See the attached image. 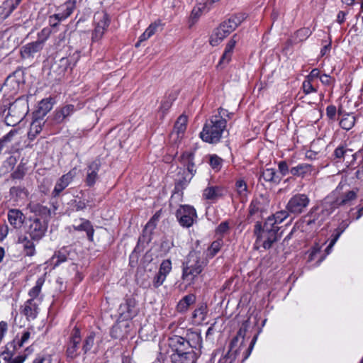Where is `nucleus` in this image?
Masks as SVG:
<instances>
[{
    "mask_svg": "<svg viewBox=\"0 0 363 363\" xmlns=\"http://www.w3.org/2000/svg\"><path fill=\"white\" fill-rule=\"evenodd\" d=\"M171 350V360L173 363H195L199 357V351L202 347L200 333L188 330L185 337L173 335L167 340Z\"/></svg>",
    "mask_w": 363,
    "mask_h": 363,
    "instance_id": "obj_1",
    "label": "nucleus"
},
{
    "mask_svg": "<svg viewBox=\"0 0 363 363\" xmlns=\"http://www.w3.org/2000/svg\"><path fill=\"white\" fill-rule=\"evenodd\" d=\"M207 264L208 260L203 257L201 252L191 251L182 264V280L188 285L193 284Z\"/></svg>",
    "mask_w": 363,
    "mask_h": 363,
    "instance_id": "obj_2",
    "label": "nucleus"
},
{
    "mask_svg": "<svg viewBox=\"0 0 363 363\" xmlns=\"http://www.w3.org/2000/svg\"><path fill=\"white\" fill-rule=\"evenodd\" d=\"M272 220L267 219L263 225L259 221L255 225L254 234L256 236L255 247L256 249L262 247L264 250H269L280 238L278 235L279 227L273 225Z\"/></svg>",
    "mask_w": 363,
    "mask_h": 363,
    "instance_id": "obj_3",
    "label": "nucleus"
},
{
    "mask_svg": "<svg viewBox=\"0 0 363 363\" xmlns=\"http://www.w3.org/2000/svg\"><path fill=\"white\" fill-rule=\"evenodd\" d=\"M227 121L221 116H213L204 124L200 133L201 138L206 143L214 144L220 141L223 134L226 131Z\"/></svg>",
    "mask_w": 363,
    "mask_h": 363,
    "instance_id": "obj_4",
    "label": "nucleus"
},
{
    "mask_svg": "<svg viewBox=\"0 0 363 363\" xmlns=\"http://www.w3.org/2000/svg\"><path fill=\"white\" fill-rule=\"evenodd\" d=\"M245 13H239L231 16L228 21H223L220 25L215 29L211 36L210 43L213 46L218 45L225 38L246 18Z\"/></svg>",
    "mask_w": 363,
    "mask_h": 363,
    "instance_id": "obj_5",
    "label": "nucleus"
},
{
    "mask_svg": "<svg viewBox=\"0 0 363 363\" xmlns=\"http://www.w3.org/2000/svg\"><path fill=\"white\" fill-rule=\"evenodd\" d=\"M28 111L26 104L20 100L15 101L11 104L6 121L8 125H15L19 123L25 117Z\"/></svg>",
    "mask_w": 363,
    "mask_h": 363,
    "instance_id": "obj_6",
    "label": "nucleus"
},
{
    "mask_svg": "<svg viewBox=\"0 0 363 363\" xmlns=\"http://www.w3.org/2000/svg\"><path fill=\"white\" fill-rule=\"evenodd\" d=\"M82 349V338L80 330L74 328L71 333L69 341L67 344L66 356L67 358L73 360L79 356Z\"/></svg>",
    "mask_w": 363,
    "mask_h": 363,
    "instance_id": "obj_7",
    "label": "nucleus"
},
{
    "mask_svg": "<svg viewBox=\"0 0 363 363\" xmlns=\"http://www.w3.org/2000/svg\"><path fill=\"white\" fill-rule=\"evenodd\" d=\"M179 160L181 164L186 168L190 174L189 177L186 176L184 178V181H180L182 185H186L196 173V168L194 163V152L186 151L181 155Z\"/></svg>",
    "mask_w": 363,
    "mask_h": 363,
    "instance_id": "obj_8",
    "label": "nucleus"
},
{
    "mask_svg": "<svg viewBox=\"0 0 363 363\" xmlns=\"http://www.w3.org/2000/svg\"><path fill=\"white\" fill-rule=\"evenodd\" d=\"M176 216L181 225L189 228L192 225L196 213L193 206H179Z\"/></svg>",
    "mask_w": 363,
    "mask_h": 363,
    "instance_id": "obj_9",
    "label": "nucleus"
},
{
    "mask_svg": "<svg viewBox=\"0 0 363 363\" xmlns=\"http://www.w3.org/2000/svg\"><path fill=\"white\" fill-rule=\"evenodd\" d=\"M16 348V342H9L6 350L0 354V363H23L26 359L25 355L14 356L13 350Z\"/></svg>",
    "mask_w": 363,
    "mask_h": 363,
    "instance_id": "obj_10",
    "label": "nucleus"
},
{
    "mask_svg": "<svg viewBox=\"0 0 363 363\" xmlns=\"http://www.w3.org/2000/svg\"><path fill=\"white\" fill-rule=\"evenodd\" d=\"M43 40H36L22 46L21 56L23 59H33L34 55L43 49Z\"/></svg>",
    "mask_w": 363,
    "mask_h": 363,
    "instance_id": "obj_11",
    "label": "nucleus"
},
{
    "mask_svg": "<svg viewBox=\"0 0 363 363\" xmlns=\"http://www.w3.org/2000/svg\"><path fill=\"white\" fill-rule=\"evenodd\" d=\"M77 175V169L75 168L71 169L69 172L63 174L56 182L52 194L58 196L69 184L72 182Z\"/></svg>",
    "mask_w": 363,
    "mask_h": 363,
    "instance_id": "obj_12",
    "label": "nucleus"
},
{
    "mask_svg": "<svg viewBox=\"0 0 363 363\" xmlns=\"http://www.w3.org/2000/svg\"><path fill=\"white\" fill-rule=\"evenodd\" d=\"M101 162L99 160H94L91 162L86 169L85 178L86 185L93 186L99 179V171L100 169Z\"/></svg>",
    "mask_w": 363,
    "mask_h": 363,
    "instance_id": "obj_13",
    "label": "nucleus"
},
{
    "mask_svg": "<svg viewBox=\"0 0 363 363\" xmlns=\"http://www.w3.org/2000/svg\"><path fill=\"white\" fill-rule=\"evenodd\" d=\"M40 300L28 299L22 306V313L26 317L27 320H34L36 318L39 308L38 304Z\"/></svg>",
    "mask_w": 363,
    "mask_h": 363,
    "instance_id": "obj_14",
    "label": "nucleus"
},
{
    "mask_svg": "<svg viewBox=\"0 0 363 363\" xmlns=\"http://www.w3.org/2000/svg\"><path fill=\"white\" fill-rule=\"evenodd\" d=\"M95 20L98 21L96 22L92 38L94 40H98L102 37L106 28H108L109 19L106 13H101L99 14L96 17L95 16Z\"/></svg>",
    "mask_w": 363,
    "mask_h": 363,
    "instance_id": "obj_15",
    "label": "nucleus"
},
{
    "mask_svg": "<svg viewBox=\"0 0 363 363\" xmlns=\"http://www.w3.org/2000/svg\"><path fill=\"white\" fill-rule=\"evenodd\" d=\"M76 111V108L72 104H67L62 108L55 111L53 121L55 123H63L69 116H72Z\"/></svg>",
    "mask_w": 363,
    "mask_h": 363,
    "instance_id": "obj_16",
    "label": "nucleus"
},
{
    "mask_svg": "<svg viewBox=\"0 0 363 363\" xmlns=\"http://www.w3.org/2000/svg\"><path fill=\"white\" fill-rule=\"evenodd\" d=\"M46 227L39 219H35L29 227L28 235L31 240L38 241L44 235Z\"/></svg>",
    "mask_w": 363,
    "mask_h": 363,
    "instance_id": "obj_17",
    "label": "nucleus"
},
{
    "mask_svg": "<svg viewBox=\"0 0 363 363\" xmlns=\"http://www.w3.org/2000/svg\"><path fill=\"white\" fill-rule=\"evenodd\" d=\"M135 306L136 301L134 298H127L125 302L119 306L121 315H123L125 318H132L137 313Z\"/></svg>",
    "mask_w": 363,
    "mask_h": 363,
    "instance_id": "obj_18",
    "label": "nucleus"
},
{
    "mask_svg": "<svg viewBox=\"0 0 363 363\" xmlns=\"http://www.w3.org/2000/svg\"><path fill=\"white\" fill-rule=\"evenodd\" d=\"M236 37L237 35H234L233 38L227 43L218 66L223 67L230 61L233 49L237 42L235 40Z\"/></svg>",
    "mask_w": 363,
    "mask_h": 363,
    "instance_id": "obj_19",
    "label": "nucleus"
},
{
    "mask_svg": "<svg viewBox=\"0 0 363 363\" xmlns=\"http://www.w3.org/2000/svg\"><path fill=\"white\" fill-rule=\"evenodd\" d=\"M236 192L233 196V201L245 203L247 201V186L243 180H239L235 184Z\"/></svg>",
    "mask_w": 363,
    "mask_h": 363,
    "instance_id": "obj_20",
    "label": "nucleus"
},
{
    "mask_svg": "<svg viewBox=\"0 0 363 363\" xmlns=\"http://www.w3.org/2000/svg\"><path fill=\"white\" fill-rule=\"evenodd\" d=\"M245 334V330H243L242 328H240L239 331L238 332L237 335L233 338L230 343V348L229 350L226 354V356H228L230 358L235 359L238 352L239 348H236L237 345L239 342L240 337H241V344L243 343L244 341V336Z\"/></svg>",
    "mask_w": 363,
    "mask_h": 363,
    "instance_id": "obj_21",
    "label": "nucleus"
},
{
    "mask_svg": "<svg viewBox=\"0 0 363 363\" xmlns=\"http://www.w3.org/2000/svg\"><path fill=\"white\" fill-rule=\"evenodd\" d=\"M44 123L43 118H36L33 120L28 133V138L30 141H33L41 133Z\"/></svg>",
    "mask_w": 363,
    "mask_h": 363,
    "instance_id": "obj_22",
    "label": "nucleus"
},
{
    "mask_svg": "<svg viewBox=\"0 0 363 363\" xmlns=\"http://www.w3.org/2000/svg\"><path fill=\"white\" fill-rule=\"evenodd\" d=\"M21 0H6L0 7V15L4 19L8 18L19 5Z\"/></svg>",
    "mask_w": 363,
    "mask_h": 363,
    "instance_id": "obj_23",
    "label": "nucleus"
},
{
    "mask_svg": "<svg viewBox=\"0 0 363 363\" xmlns=\"http://www.w3.org/2000/svg\"><path fill=\"white\" fill-rule=\"evenodd\" d=\"M225 190L218 186H208L203 191V196L206 199L217 200L218 198L223 196Z\"/></svg>",
    "mask_w": 363,
    "mask_h": 363,
    "instance_id": "obj_24",
    "label": "nucleus"
},
{
    "mask_svg": "<svg viewBox=\"0 0 363 363\" xmlns=\"http://www.w3.org/2000/svg\"><path fill=\"white\" fill-rule=\"evenodd\" d=\"M81 223L79 225H73V228L77 231H84L86 233L89 240L92 241L94 238V230L91 223L88 220L81 218Z\"/></svg>",
    "mask_w": 363,
    "mask_h": 363,
    "instance_id": "obj_25",
    "label": "nucleus"
},
{
    "mask_svg": "<svg viewBox=\"0 0 363 363\" xmlns=\"http://www.w3.org/2000/svg\"><path fill=\"white\" fill-rule=\"evenodd\" d=\"M161 21H157L152 23L145 30V32L140 36L138 42L135 44L136 47H138L140 43L143 41L147 40L152 37L159 28H161Z\"/></svg>",
    "mask_w": 363,
    "mask_h": 363,
    "instance_id": "obj_26",
    "label": "nucleus"
},
{
    "mask_svg": "<svg viewBox=\"0 0 363 363\" xmlns=\"http://www.w3.org/2000/svg\"><path fill=\"white\" fill-rule=\"evenodd\" d=\"M263 179L265 182H272L274 184H279L281 177H279L274 169L272 168H267L263 170L262 174L259 177V179Z\"/></svg>",
    "mask_w": 363,
    "mask_h": 363,
    "instance_id": "obj_27",
    "label": "nucleus"
},
{
    "mask_svg": "<svg viewBox=\"0 0 363 363\" xmlns=\"http://www.w3.org/2000/svg\"><path fill=\"white\" fill-rule=\"evenodd\" d=\"M45 274L39 277L34 286H33L28 291V294L30 296L29 299L39 300L38 296L42 290V287L45 281Z\"/></svg>",
    "mask_w": 363,
    "mask_h": 363,
    "instance_id": "obj_28",
    "label": "nucleus"
},
{
    "mask_svg": "<svg viewBox=\"0 0 363 363\" xmlns=\"http://www.w3.org/2000/svg\"><path fill=\"white\" fill-rule=\"evenodd\" d=\"M33 241V240H31L30 237L28 236L20 239V242L23 247V252L27 256L31 257L35 254V247Z\"/></svg>",
    "mask_w": 363,
    "mask_h": 363,
    "instance_id": "obj_29",
    "label": "nucleus"
},
{
    "mask_svg": "<svg viewBox=\"0 0 363 363\" xmlns=\"http://www.w3.org/2000/svg\"><path fill=\"white\" fill-rule=\"evenodd\" d=\"M208 309L206 305L202 303L193 313L192 318L197 324L202 323L206 318Z\"/></svg>",
    "mask_w": 363,
    "mask_h": 363,
    "instance_id": "obj_30",
    "label": "nucleus"
},
{
    "mask_svg": "<svg viewBox=\"0 0 363 363\" xmlns=\"http://www.w3.org/2000/svg\"><path fill=\"white\" fill-rule=\"evenodd\" d=\"M312 166L309 164L301 163L290 169L291 174L294 176L303 177L306 174L311 173Z\"/></svg>",
    "mask_w": 363,
    "mask_h": 363,
    "instance_id": "obj_31",
    "label": "nucleus"
},
{
    "mask_svg": "<svg viewBox=\"0 0 363 363\" xmlns=\"http://www.w3.org/2000/svg\"><path fill=\"white\" fill-rule=\"evenodd\" d=\"M8 219L14 227L20 226L23 222V215L20 211L12 209L9 212Z\"/></svg>",
    "mask_w": 363,
    "mask_h": 363,
    "instance_id": "obj_32",
    "label": "nucleus"
},
{
    "mask_svg": "<svg viewBox=\"0 0 363 363\" xmlns=\"http://www.w3.org/2000/svg\"><path fill=\"white\" fill-rule=\"evenodd\" d=\"M53 106L52 99L46 98L40 101L38 106L37 113L44 117L52 108Z\"/></svg>",
    "mask_w": 363,
    "mask_h": 363,
    "instance_id": "obj_33",
    "label": "nucleus"
},
{
    "mask_svg": "<svg viewBox=\"0 0 363 363\" xmlns=\"http://www.w3.org/2000/svg\"><path fill=\"white\" fill-rule=\"evenodd\" d=\"M10 195L13 202H19L27 196V193L25 189L14 186L11 188Z\"/></svg>",
    "mask_w": 363,
    "mask_h": 363,
    "instance_id": "obj_34",
    "label": "nucleus"
},
{
    "mask_svg": "<svg viewBox=\"0 0 363 363\" xmlns=\"http://www.w3.org/2000/svg\"><path fill=\"white\" fill-rule=\"evenodd\" d=\"M67 250L63 248L56 252L52 257V261L55 267L60 265L61 263L66 262L67 259Z\"/></svg>",
    "mask_w": 363,
    "mask_h": 363,
    "instance_id": "obj_35",
    "label": "nucleus"
},
{
    "mask_svg": "<svg viewBox=\"0 0 363 363\" xmlns=\"http://www.w3.org/2000/svg\"><path fill=\"white\" fill-rule=\"evenodd\" d=\"M355 123V117L352 114L345 115L340 121V125L342 128L349 130Z\"/></svg>",
    "mask_w": 363,
    "mask_h": 363,
    "instance_id": "obj_36",
    "label": "nucleus"
},
{
    "mask_svg": "<svg viewBox=\"0 0 363 363\" xmlns=\"http://www.w3.org/2000/svg\"><path fill=\"white\" fill-rule=\"evenodd\" d=\"M187 118L184 116H180L174 125V130L178 135L184 133L186 128Z\"/></svg>",
    "mask_w": 363,
    "mask_h": 363,
    "instance_id": "obj_37",
    "label": "nucleus"
},
{
    "mask_svg": "<svg viewBox=\"0 0 363 363\" xmlns=\"http://www.w3.org/2000/svg\"><path fill=\"white\" fill-rule=\"evenodd\" d=\"M94 334L90 333L88 336L84 339L82 345V350L84 354H86L93 347L94 345Z\"/></svg>",
    "mask_w": 363,
    "mask_h": 363,
    "instance_id": "obj_38",
    "label": "nucleus"
},
{
    "mask_svg": "<svg viewBox=\"0 0 363 363\" xmlns=\"http://www.w3.org/2000/svg\"><path fill=\"white\" fill-rule=\"evenodd\" d=\"M73 11L74 10L72 9V7H69V6H67L66 15H65L60 11L59 13H55V14L50 16L49 18V21L52 22V20L57 21L58 22L62 21L65 20L66 18H67L69 16H70V15L72 13Z\"/></svg>",
    "mask_w": 363,
    "mask_h": 363,
    "instance_id": "obj_39",
    "label": "nucleus"
},
{
    "mask_svg": "<svg viewBox=\"0 0 363 363\" xmlns=\"http://www.w3.org/2000/svg\"><path fill=\"white\" fill-rule=\"evenodd\" d=\"M73 11L74 10L72 9V7H69V6H67L66 15H65L60 11L59 13H55V14L50 16L49 18V21L52 22V20L57 21L58 22L62 21L65 20L66 18H67L69 16H70V15L72 13Z\"/></svg>",
    "mask_w": 363,
    "mask_h": 363,
    "instance_id": "obj_40",
    "label": "nucleus"
},
{
    "mask_svg": "<svg viewBox=\"0 0 363 363\" xmlns=\"http://www.w3.org/2000/svg\"><path fill=\"white\" fill-rule=\"evenodd\" d=\"M73 11L74 10L72 9V7H69V6H67L66 15H65L60 11L59 13H55V14L50 16L49 18V21L52 22V20L57 21L58 22L62 21L65 20L66 18H67L69 16H70V15L72 13Z\"/></svg>",
    "mask_w": 363,
    "mask_h": 363,
    "instance_id": "obj_41",
    "label": "nucleus"
},
{
    "mask_svg": "<svg viewBox=\"0 0 363 363\" xmlns=\"http://www.w3.org/2000/svg\"><path fill=\"white\" fill-rule=\"evenodd\" d=\"M288 213L286 211H280L277 213L272 215L267 218V219L272 220L273 225H278L288 217Z\"/></svg>",
    "mask_w": 363,
    "mask_h": 363,
    "instance_id": "obj_42",
    "label": "nucleus"
},
{
    "mask_svg": "<svg viewBox=\"0 0 363 363\" xmlns=\"http://www.w3.org/2000/svg\"><path fill=\"white\" fill-rule=\"evenodd\" d=\"M222 245L223 240L221 239L213 241L208 248V255H210L211 257H214L220 251Z\"/></svg>",
    "mask_w": 363,
    "mask_h": 363,
    "instance_id": "obj_43",
    "label": "nucleus"
},
{
    "mask_svg": "<svg viewBox=\"0 0 363 363\" xmlns=\"http://www.w3.org/2000/svg\"><path fill=\"white\" fill-rule=\"evenodd\" d=\"M172 269V262L170 259H167L162 262L158 272L167 278V276L170 273Z\"/></svg>",
    "mask_w": 363,
    "mask_h": 363,
    "instance_id": "obj_44",
    "label": "nucleus"
},
{
    "mask_svg": "<svg viewBox=\"0 0 363 363\" xmlns=\"http://www.w3.org/2000/svg\"><path fill=\"white\" fill-rule=\"evenodd\" d=\"M309 201L306 194H297L289 200L288 204H308Z\"/></svg>",
    "mask_w": 363,
    "mask_h": 363,
    "instance_id": "obj_45",
    "label": "nucleus"
},
{
    "mask_svg": "<svg viewBox=\"0 0 363 363\" xmlns=\"http://www.w3.org/2000/svg\"><path fill=\"white\" fill-rule=\"evenodd\" d=\"M57 66L60 69V73H62L67 70L68 68H70L71 62L68 57H62L55 65Z\"/></svg>",
    "mask_w": 363,
    "mask_h": 363,
    "instance_id": "obj_46",
    "label": "nucleus"
},
{
    "mask_svg": "<svg viewBox=\"0 0 363 363\" xmlns=\"http://www.w3.org/2000/svg\"><path fill=\"white\" fill-rule=\"evenodd\" d=\"M175 94H169L167 99L162 101L160 106V110L164 113L168 111L172 106V102L175 100Z\"/></svg>",
    "mask_w": 363,
    "mask_h": 363,
    "instance_id": "obj_47",
    "label": "nucleus"
},
{
    "mask_svg": "<svg viewBox=\"0 0 363 363\" xmlns=\"http://www.w3.org/2000/svg\"><path fill=\"white\" fill-rule=\"evenodd\" d=\"M303 91L306 94L316 92L317 89L313 86V82L305 79L302 84Z\"/></svg>",
    "mask_w": 363,
    "mask_h": 363,
    "instance_id": "obj_48",
    "label": "nucleus"
},
{
    "mask_svg": "<svg viewBox=\"0 0 363 363\" xmlns=\"http://www.w3.org/2000/svg\"><path fill=\"white\" fill-rule=\"evenodd\" d=\"M161 215V211H159L155 213V215L152 217V218L149 220V222L145 225V230L150 229V230H153L156 225L157 222L159 220Z\"/></svg>",
    "mask_w": 363,
    "mask_h": 363,
    "instance_id": "obj_49",
    "label": "nucleus"
},
{
    "mask_svg": "<svg viewBox=\"0 0 363 363\" xmlns=\"http://www.w3.org/2000/svg\"><path fill=\"white\" fill-rule=\"evenodd\" d=\"M52 357L49 354H38L33 363H51Z\"/></svg>",
    "mask_w": 363,
    "mask_h": 363,
    "instance_id": "obj_50",
    "label": "nucleus"
},
{
    "mask_svg": "<svg viewBox=\"0 0 363 363\" xmlns=\"http://www.w3.org/2000/svg\"><path fill=\"white\" fill-rule=\"evenodd\" d=\"M166 277L160 274L159 272L155 275L152 279V285L155 289H157L163 284Z\"/></svg>",
    "mask_w": 363,
    "mask_h": 363,
    "instance_id": "obj_51",
    "label": "nucleus"
},
{
    "mask_svg": "<svg viewBox=\"0 0 363 363\" xmlns=\"http://www.w3.org/2000/svg\"><path fill=\"white\" fill-rule=\"evenodd\" d=\"M223 160L216 155H211L210 165L213 169H219L221 167Z\"/></svg>",
    "mask_w": 363,
    "mask_h": 363,
    "instance_id": "obj_52",
    "label": "nucleus"
},
{
    "mask_svg": "<svg viewBox=\"0 0 363 363\" xmlns=\"http://www.w3.org/2000/svg\"><path fill=\"white\" fill-rule=\"evenodd\" d=\"M229 223L228 221L222 222L216 228V233L220 236H223L229 231Z\"/></svg>",
    "mask_w": 363,
    "mask_h": 363,
    "instance_id": "obj_53",
    "label": "nucleus"
},
{
    "mask_svg": "<svg viewBox=\"0 0 363 363\" xmlns=\"http://www.w3.org/2000/svg\"><path fill=\"white\" fill-rule=\"evenodd\" d=\"M111 336L114 339H120L123 335L122 333L121 326L118 324L114 325L110 332Z\"/></svg>",
    "mask_w": 363,
    "mask_h": 363,
    "instance_id": "obj_54",
    "label": "nucleus"
},
{
    "mask_svg": "<svg viewBox=\"0 0 363 363\" xmlns=\"http://www.w3.org/2000/svg\"><path fill=\"white\" fill-rule=\"evenodd\" d=\"M31 210L35 211L38 210L41 213L44 215L45 219L50 216V210L48 209L45 206H32Z\"/></svg>",
    "mask_w": 363,
    "mask_h": 363,
    "instance_id": "obj_55",
    "label": "nucleus"
},
{
    "mask_svg": "<svg viewBox=\"0 0 363 363\" xmlns=\"http://www.w3.org/2000/svg\"><path fill=\"white\" fill-rule=\"evenodd\" d=\"M357 197V194L354 191H350L346 193L342 200V201L339 204H345L347 202L352 201L355 199Z\"/></svg>",
    "mask_w": 363,
    "mask_h": 363,
    "instance_id": "obj_56",
    "label": "nucleus"
},
{
    "mask_svg": "<svg viewBox=\"0 0 363 363\" xmlns=\"http://www.w3.org/2000/svg\"><path fill=\"white\" fill-rule=\"evenodd\" d=\"M347 151L351 152L352 150L350 149H345L343 146H339L335 150L334 156L335 158L342 159Z\"/></svg>",
    "mask_w": 363,
    "mask_h": 363,
    "instance_id": "obj_57",
    "label": "nucleus"
},
{
    "mask_svg": "<svg viewBox=\"0 0 363 363\" xmlns=\"http://www.w3.org/2000/svg\"><path fill=\"white\" fill-rule=\"evenodd\" d=\"M30 337V332L29 330L24 331L21 335V339L17 342L18 347H21L23 346L26 343H27Z\"/></svg>",
    "mask_w": 363,
    "mask_h": 363,
    "instance_id": "obj_58",
    "label": "nucleus"
},
{
    "mask_svg": "<svg viewBox=\"0 0 363 363\" xmlns=\"http://www.w3.org/2000/svg\"><path fill=\"white\" fill-rule=\"evenodd\" d=\"M50 34V30L49 28H43L38 34V40H43V45L46 40L48 38Z\"/></svg>",
    "mask_w": 363,
    "mask_h": 363,
    "instance_id": "obj_59",
    "label": "nucleus"
},
{
    "mask_svg": "<svg viewBox=\"0 0 363 363\" xmlns=\"http://www.w3.org/2000/svg\"><path fill=\"white\" fill-rule=\"evenodd\" d=\"M279 171L281 176H286L290 170L289 169V166L285 161H281L278 164Z\"/></svg>",
    "mask_w": 363,
    "mask_h": 363,
    "instance_id": "obj_60",
    "label": "nucleus"
},
{
    "mask_svg": "<svg viewBox=\"0 0 363 363\" xmlns=\"http://www.w3.org/2000/svg\"><path fill=\"white\" fill-rule=\"evenodd\" d=\"M320 76L321 75H320V71L318 69H313L305 79L313 82L315 79L320 78Z\"/></svg>",
    "mask_w": 363,
    "mask_h": 363,
    "instance_id": "obj_61",
    "label": "nucleus"
},
{
    "mask_svg": "<svg viewBox=\"0 0 363 363\" xmlns=\"http://www.w3.org/2000/svg\"><path fill=\"white\" fill-rule=\"evenodd\" d=\"M344 231V230H340L338 231L335 235L334 236V238L332 239V240L330 241V243L329 244V245L327 247L325 251L327 252V254H329L330 253V251L331 250V248L333 247V245L335 244V242L337 241V240L339 239L340 236L341 235V234L342 233V232Z\"/></svg>",
    "mask_w": 363,
    "mask_h": 363,
    "instance_id": "obj_62",
    "label": "nucleus"
},
{
    "mask_svg": "<svg viewBox=\"0 0 363 363\" xmlns=\"http://www.w3.org/2000/svg\"><path fill=\"white\" fill-rule=\"evenodd\" d=\"M320 212L323 213V209L320 208L319 206H315L311 209V217H313V221L318 220L319 213Z\"/></svg>",
    "mask_w": 363,
    "mask_h": 363,
    "instance_id": "obj_63",
    "label": "nucleus"
},
{
    "mask_svg": "<svg viewBox=\"0 0 363 363\" xmlns=\"http://www.w3.org/2000/svg\"><path fill=\"white\" fill-rule=\"evenodd\" d=\"M336 107L333 105L328 106L326 108V115L330 119H334L336 114Z\"/></svg>",
    "mask_w": 363,
    "mask_h": 363,
    "instance_id": "obj_64",
    "label": "nucleus"
}]
</instances>
